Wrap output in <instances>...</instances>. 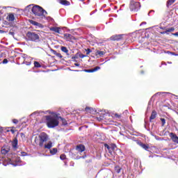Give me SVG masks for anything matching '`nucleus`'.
Wrapping results in <instances>:
<instances>
[{
	"mask_svg": "<svg viewBox=\"0 0 178 178\" xmlns=\"http://www.w3.org/2000/svg\"><path fill=\"white\" fill-rule=\"evenodd\" d=\"M160 120L162 123L161 126H165V124L166 123V120H165V118H161Z\"/></svg>",
	"mask_w": 178,
	"mask_h": 178,
	"instance_id": "30",
	"label": "nucleus"
},
{
	"mask_svg": "<svg viewBox=\"0 0 178 178\" xmlns=\"http://www.w3.org/2000/svg\"><path fill=\"white\" fill-rule=\"evenodd\" d=\"M171 55H175V56H177V54H175L173 53V52H171Z\"/></svg>",
	"mask_w": 178,
	"mask_h": 178,
	"instance_id": "54",
	"label": "nucleus"
},
{
	"mask_svg": "<svg viewBox=\"0 0 178 178\" xmlns=\"http://www.w3.org/2000/svg\"><path fill=\"white\" fill-rule=\"evenodd\" d=\"M165 54H172V52H170V51H165Z\"/></svg>",
	"mask_w": 178,
	"mask_h": 178,
	"instance_id": "53",
	"label": "nucleus"
},
{
	"mask_svg": "<svg viewBox=\"0 0 178 178\" xmlns=\"http://www.w3.org/2000/svg\"><path fill=\"white\" fill-rule=\"evenodd\" d=\"M8 22H13L15 20V15L13 14H10L8 17Z\"/></svg>",
	"mask_w": 178,
	"mask_h": 178,
	"instance_id": "20",
	"label": "nucleus"
},
{
	"mask_svg": "<svg viewBox=\"0 0 178 178\" xmlns=\"http://www.w3.org/2000/svg\"><path fill=\"white\" fill-rule=\"evenodd\" d=\"M115 170L117 173H120V168L119 167H115Z\"/></svg>",
	"mask_w": 178,
	"mask_h": 178,
	"instance_id": "33",
	"label": "nucleus"
},
{
	"mask_svg": "<svg viewBox=\"0 0 178 178\" xmlns=\"http://www.w3.org/2000/svg\"><path fill=\"white\" fill-rule=\"evenodd\" d=\"M45 118L49 129H54L59 126V116L58 115H46Z\"/></svg>",
	"mask_w": 178,
	"mask_h": 178,
	"instance_id": "1",
	"label": "nucleus"
},
{
	"mask_svg": "<svg viewBox=\"0 0 178 178\" xmlns=\"http://www.w3.org/2000/svg\"><path fill=\"white\" fill-rule=\"evenodd\" d=\"M108 152H109L110 154H112V152H113V149H108Z\"/></svg>",
	"mask_w": 178,
	"mask_h": 178,
	"instance_id": "48",
	"label": "nucleus"
},
{
	"mask_svg": "<svg viewBox=\"0 0 178 178\" xmlns=\"http://www.w3.org/2000/svg\"><path fill=\"white\" fill-rule=\"evenodd\" d=\"M161 34H166V32L165 31L161 32Z\"/></svg>",
	"mask_w": 178,
	"mask_h": 178,
	"instance_id": "55",
	"label": "nucleus"
},
{
	"mask_svg": "<svg viewBox=\"0 0 178 178\" xmlns=\"http://www.w3.org/2000/svg\"><path fill=\"white\" fill-rule=\"evenodd\" d=\"M143 24H147V22H142V23L140 24V26H143Z\"/></svg>",
	"mask_w": 178,
	"mask_h": 178,
	"instance_id": "52",
	"label": "nucleus"
},
{
	"mask_svg": "<svg viewBox=\"0 0 178 178\" xmlns=\"http://www.w3.org/2000/svg\"><path fill=\"white\" fill-rule=\"evenodd\" d=\"M173 35H176L177 37H178V32L173 33Z\"/></svg>",
	"mask_w": 178,
	"mask_h": 178,
	"instance_id": "50",
	"label": "nucleus"
},
{
	"mask_svg": "<svg viewBox=\"0 0 178 178\" xmlns=\"http://www.w3.org/2000/svg\"><path fill=\"white\" fill-rule=\"evenodd\" d=\"M4 165V166H6V164H3Z\"/></svg>",
	"mask_w": 178,
	"mask_h": 178,
	"instance_id": "61",
	"label": "nucleus"
},
{
	"mask_svg": "<svg viewBox=\"0 0 178 178\" xmlns=\"http://www.w3.org/2000/svg\"><path fill=\"white\" fill-rule=\"evenodd\" d=\"M58 152V149L53 148L52 149H50V154L51 155H55Z\"/></svg>",
	"mask_w": 178,
	"mask_h": 178,
	"instance_id": "23",
	"label": "nucleus"
},
{
	"mask_svg": "<svg viewBox=\"0 0 178 178\" xmlns=\"http://www.w3.org/2000/svg\"><path fill=\"white\" fill-rule=\"evenodd\" d=\"M76 151H78V152H84V151H86V147L83 145H79L76 146Z\"/></svg>",
	"mask_w": 178,
	"mask_h": 178,
	"instance_id": "10",
	"label": "nucleus"
},
{
	"mask_svg": "<svg viewBox=\"0 0 178 178\" xmlns=\"http://www.w3.org/2000/svg\"><path fill=\"white\" fill-rule=\"evenodd\" d=\"M86 55H90L91 54L92 51L90 49H88L86 50Z\"/></svg>",
	"mask_w": 178,
	"mask_h": 178,
	"instance_id": "34",
	"label": "nucleus"
},
{
	"mask_svg": "<svg viewBox=\"0 0 178 178\" xmlns=\"http://www.w3.org/2000/svg\"><path fill=\"white\" fill-rule=\"evenodd\" d=\"M142 73H144V72L142 71Z\"/></svg>",
	"mask_w": 178,
	"mask_h": 178,
	"instance_id": "62",
	"label": "nucleus"
},
{
	"mask_svg": "<svg viewBox=\"0 0 178 178\" xmlns=\"http://www.w3.org/2000/svg\"><path fill=\"white\" fill-rule=\"evenodd\" d=\"M161 94H165V92H157L155 95H161Z\"/></svg>",
	"mask_w": 178,
	"mask_h": 178,
	"instance_id": "44",
	"label": "nucleus"
},
{
	"mask_svg": "<svg viewBox=\"0 0 178 178\" xmlns=\"http://www.w3.org/2000/svg\"><path fill=\"white\" fill-rule=\"evenodd\" d=\"M104 147H105V148H107L108 150L112 149V147H111V146H109L108 144H105V145H104Z\"/></svg>",
	"mask_w": 178,
	"mask_h": 178,
	"instance_id": "35",
	"label": "nucleus"
},
{
	"mask_svg": "<svg viewBox=\"0 0 178 178\" xmlns=\"http://www.w3.org/2000/svg\"><path fill=\"white\" fill-rule=\"evenodd\" d=\"M123 38V35H115L111 38L113 41H119Z\"/></svg>",
	"mask_w": 178,
	"mask_h": 178,
	"instance_id": "7",
	"label": "nucleus"
},
{
	"mask_svg": "<svg viewBox=\"0 0 178 178\" xmlns=\"http://www.w3.org/2000/svg\"><path fill=\"white\" fill-rule=\"evenodd\" d=\"M85 111H86V112H88V113H92V114H94V113H95V111L94 110V108H90V107H86V108H85Z\"/></svg>",
	"mask_w": 178,
	"mask_h": 178,
	"instance_id": "15",
	"label": "nucleus"
},
{
	"mask_svg": "<svg viewBox=\"0 0 178 178\" xmlns=\"http://www.w3.org/2000/svg\"><path fill=\"white\" fill-rule=\"evenodd\" d=\"M13 123H14L15 124H17L19 123V120H17V119H14L13 120Z\"/></svg>",
	"mask_w": 178,
	"mask_h": 178,
	"instance_id": "37",
	"label": "nucleus"
},
{
	"mask_svg": "<svg viewBox=\"0 0 178 178\" xmlns=\"http://www.w3.org/2000/svg\"><path fill=\"white\" fill-rule=\"evenodd\" d=\"M64 37H65V38H66V40L73 39V35H72V34H70V33H65Z\"/></svg>",
	"mask_w": 178,
	"mask_h": 178,
	"instance_id": "19",
	"label": "nucleus"
},
{
	"mask_svg": "<svg viewBox=\"0 0 178 178\" xmlns=\"http://www.w3.org/2000/svg\"><path fill=\"white\" fill-rule=\"evenodd\" d=\"M175 2H176V0H168L167 1L168 8H169L171 5H173V3H175Z\"/></svg>",
	"mask_w": 178,
	"mask_h": 178,
	"instance_id": "21",
	"label": "nucleus"
},
{
	"mask_svg": "<svg viewBox=\"0 0 178 178\" xmlns=\"http://www.w3.org/2000/svg\"><path fill=\"white\" fill-rule=\"evenodd\" d=\"M86 55H84V54H79V58H81V59H83V58H86Z\"/></svg>",
	"mask_w": 178,
	"mask_h": 178,
	"instance_id": "40",
	"label": "nucleus"
},
{
	"mask_svg": "<svg viewBox=\"0 0 178 178\" xmlns=\"http://www.w3.org/2000/svg\"><path fill=\"white\" fill-rule=\"evenodd\" d=\"M111 149H113H113H115V148L116 147V145H111Z\"/></svg>",
	"mask_w": 178,
	"mask_h": 178,
	"instance_id": "41",
	"label": "nucleus"
},
{
	"mask_svg": "<svg viewBox=\"0 0 178 178\" xmlns=\"http://www.w3.org/2000/svg\"><path fill=\"white\" fill-rule=\"evenodd\" d=\"M10 131H11V133H12L13 134H15V130L10 129Z\"/></svg>",
	"mask_w": 178,
	"mask_h": 178,
	"instance_id": "49",
	"label": "nucleus"
},
{
	"mask_svg": "<svg viewBox=\"0 0 178 178\" xmlns=\"http://www.w3.org/2000/svg\"><path fill=\"white\" fill-rule=\"evenodd\" d=\"M102 119V117H98L97 118V120H99V122H101Z\"/></svg>",
	"mask_w": 178,
	"mask_h": 178,
	"instance_id": "47",
	"label": "nucleus"
},
{
	"mask_svg": "<svg viewBox=\"0 0 178 178\" xmlns=\"http://www.w3.org/2000/svg\"><path fill=\"white\" fill-rule=\"evenodd\" d=\"M77 58V57H76V56H73L72 58V59H76Z\"/></svg>",
	"mask_w": 178,
	"mask_h": 178,
	"instance_id": "56",
	"label": "nucleus"
},
{
	"mask_svg": "<svg viewBox=\"0 0 178 178\" xmlns=\"http://www.w3.org/2000/svg\"><path fill=\"white\" fill-rule=\"evenodd\" d=\"M100 69H101V67L97 66L93 69L84 70V72H86V73H94V72H97V70H99Z\"/></svg>",
	"mask_w": 178,
	"mask_h": 178,
	"instance_id": "8",
	"label": "nucleus"
},
{
	"mask_svg": "<svg viewBox=\"0 0 178 178\" xmlns=\"http://www.w3.org/2000/svg\"><path fill=\"white\" fill-rule=\"evenodd\" d=\"M34 66H35V67H41V64H40V63H38L37 61H35Z\"/></svg>",
	"mask_w": 178,
	"mask_h": 178,
	"instance_id": "29",
	"label": "nucleus"
},
{
	"mask_svg": "<svg viewBox=\"0 0 178 178\" xmlns=\"http://www.w3.org/2000/svg\"><path fill=\"white\" fill-rule=\"evenodd\" d=\"M154 12H155V10H151L149 12V13H148V16H149V14H150V13H153Z\"/></svg>",
	"mask_w": 178,
	"mask_h": 178,
	"instance_id": "45",
	"label": "nucleus"
},
{
	"mask_svg": "<svg viewBox=\"0 0 178 178\" xmlns=\"http://www.w3.org/2000/svg\"><path fill=\"white\" fill-rule=\"evenodd\" d=\"M60 119L61 122H62V124L63 126H66V124H67V122L66 121V120H65L62 117H58V120Z\"/></svg>",
	"mask_w": 178,
	"mask_h": 178,
	"instance_id": "22",
	"label": "nucleus"
},
{
	"mask_svg": "<svg viewBox=\"0 0 178 178\" xmlns=\"http://www.w3.org/2000/svg\"><path fill=\"white\" fill-rule=\"evenodd\" d=\"M140 8H141V4L138 1H131L130 9L134 12H137L140 10Z\"/></svg>",
	"mask_w": 178,
	"mask_h": 178,
	"instance_id": "5",
	"label": "nucleus"
},
{
	"mask_svg": "<svg viewBox=\"0 0 178 178\" xmlns=\"http://www.w3.org/2000/svg\"><path fill=\"white\" fill-rule=\"evenodd\" d=\"M161 30H165V27H161Z\"/></svg>",
	"mask_w": 178,
	"mask_h": 178,
	"instance_id": "58",
	"label": "nucleus"
},
{
	"mask_svg": "<svg viewBox=\"0 0 178 178\" xmlns=\"http://www.w3.org/2000/svg\"><path fill=\"white\" fill-rule=\"evenodd\" d=\"M8 62H9V61L8 60V59L5 58V59L3 60L2 63H3V65H6V63H8Z\"/></svg>",
	"mask_w": 178,
	"mask_h": 178,
	"instance_id": "38",
	"label": "nucleus"
},
{
	"mask_svg": "<svg viewBox=\"0 0 178 178\" xmlns=\"http://www.w3.org/2000/svg\"><path fill=\"white\" fill-rule=\"evenodd\" d=\"M26 37H28L30 41H33L35 42H38V41H40V35L34 32H28L26 33Z\"/></svg>",
	"mask_w": 178,
	"mask_h": 178,
	"instance_id": "3",
	"label": "nucleus"
},
{
	"mask_svg": "<svg viewBox=\"0 0 178 178\" xmlns=\"http://www.w3.org/2000/svg\"><path fill=\"white\" fill-rule=\"evenodd\" d=\"M9 151H10V147H9V146L3 147L1 148V154L3 155H6Z\"/></svg>",
	"mask_w": 178,
	"mask_h": 178,
	"instance_id": "9",
	"label": "nucleus"
},
{
	"mask_svg": "<svg viewBox=\"0 0 178 178\" xmlns=\"http://www.w3.org/2000/svg\"><path fill=\"white\" fill-rule=\"evenodd\" d=\"M48 141V135L45 132H42L39 135V145L44 147V143Z\"/></svg>",
	"mask_w": 178,
	"mask_h": 178,
	"instance_id": "4",
	"label": "nucleus"
},
{
	"mask_svg": "<svg viewBox=\"0 0 178 178\" xmlns=\"http://www.w3.org/2000/svg\"><path fill=\"white\" fill-rule=\"evenodd\" d=\"M3 9H6V7H3Z\"/></svg>",
	"mask_w": 178,
	"mask_h": 178,
	"instance_id": "60",
	"label": "nucleus"
},
{
	"mask_svg": "<svg viewBox=\"0 0 178 178\" xmlns=\"http://www.w3.org/2000/svg\"><path fill=\"white\" fill-rule=\"evenodd\" d=\"M24 136V134L21 133V137H23Z\"/></svg>",
	"mask_w": 178,
	"mask_h": 178,
	"instance_id": "57",
	"label": "nucleus"
},
{
	"mask_svg": "<svg viewBox=\"0 0 178 178\" xmlns=\"http://www.w3.org/2000/svg\"><path fill=\"white\" fill-rule=\"evenodd\" d=\"M140 147H142V148H143V149H146V150L148 149V148H149V147L147 145L143 144V143L140 144Z\"/></svg>",
	"mask_w": 178,
	"mask_h": 178,
	"instance_id": "28",
	"label": "nucleus"
},
{
	"mask_svg": "<svg viewBox=\"0 0 178 178\" xmlns=\"http://www.w3.org/2000/svg\"><path fill=\"white\" fill-rule=\"evenodd\" d=\"M51 51H52L54 55H56V54H58V52H56V51H55V50H51Z\"/></svg>",
	"mask_w": 178,
	"mask_h": 178,
	"instance_id": "46",
	"label": "nucleus"
},
{
	"mask_svg": "<svg viewBox=\"0 0 178 178\" xmlns=\"http://www.w3.org/2000/svg\"><path fill=\"white\" fill-rule=\"evenodd\" d=\"M175 31V28H170L165 31V34H169V33H172Z\"/></svg>",
	"mask_w": 178,
	"mask_h": 178,
	"instance_id": "25",
	"label": "nucleus"
},
{
	"mask_svg": "<svg viewBox=\"0 0 178 178\" xmlns=\"http://www.w3.org/2000/svg\"><path fill=\"white\" fill-rule=\"evenodd\" d=\"M86 156H87L85 155V156H79V159H84Z\"/></svg>",
	"mask_w": 178,
	"mask_h": 178,
	"instance_id": "43",
	"label": "nucleus"
},
{
	"mask_svg": "<svg viewBox=\"0 0 178 178\" xmlns=\"http://www.w3.org/2000/svg\"><path fill=\"white\" fill-rule=\"evenodd\" d=\"M29 23L31 24H33V26H36V24H37V22H35V21H34V20H33V19H31V20H29Z\"/></svg>",
	"mask_w": 178,
	"mask_h": 178,
	"instance_id": "31",
	"label": "nucleus"
},
{
	"mask_svg": "<svg viewBox=\"0 0 178 178\" xmlns=\"http://www.w3.org/2000/svg\"><path fill=\"white\" fill-rule=\"evenodd\" d=\"M60 159H61V161H65V159H66V155H65V154H61L60 156Z\"/></svg>",
	"mask_w": 178,
	"mask_h": 178,
	"instance_id": "32",
	"label": "nucleus"
},
{
	"mask_svg": "<svg viewBox=\"0 0 178 178\" xmlns=\"http://www.w3.org/2000/svg\"><path fill=\"white\" fill-rule=\"evenodd\" d=\"M21 58L24 59L23 63H25L26 65H27V66H30V65H31V62L26 61V59H27V54H22Z\"/></svg>",
	"mask_w": 178,
	"mask_h": 178,
	"instance_id": "11",
	"label": "nucleus"
},
{
	"mask_svg": "<svg viewBox=\"0 0 178 178\" xmlns=\"http://www.w3.org/2000/svg\"><path fill=\"white\" fill-rule=\"evenodd\" d=\"M170 137L171 140L173 141V143H175V144H178V136H177V135L171 132L170 134Z\"/></svg>",
	"mask_w": 178,
	"mask_h": 178,
	"instance_id": "6",
	"label": "nucleus"
},
{
	"mask_svg": "<svg viewBox=\"0 0 178 178\" xmlns=\"http://www.w3.org/2000/svg\"><path fill=\"white\" fill-rule=\"evenodd\" d=\"M115 118H118V119H120V115L115 113Z\"/></svg>",
	"mask_w": 178,
	"mask_h": 178,
	"instance_id": "42",
	"label": "nucleus"
},
{
	"mask_svg": "<svg viewBox=\"0 0 178 178\" xmlns=\"http://www.w3.org/2000/svg\"><path fill=\"white\" fill-rule=\"evenodd\" d=\"M31 12L35 16H45L47 12L40 6H34L31 8Z\"/></svg>",
	"mask_w": 178,
	"mask_h": 178,
	"instance_id": "2",
	"label": "nucleus"
},
{
	"mask_svg": "<svg viewBox=\"0 0 178 178\" xmlns=\"http://www.w3.org/2000/svg\"><path fill=\"white\" fill-rule=\"evenodd\" d=\"M40 113L41 112L40 111H35L32 114H31L30 116H33L34 118H35L36 116H40Z\"/></svg>",
	"mask_w": 178,
	"mask_h": 178,
	"instance_id": "24",
	"label": "nucleus"
},
{
	"mask_svg": "<svg viewBox=\"0 0 178 178\" xmlns=\"http://www.w3.org/2000/svg\"><path fill=\"white\" fill-rule=\"evenodd\" d=\"M21 155H22V156H27V153L24 152H21Z\"/></svg>",
	"mask_w": 178,
	"mask_h": 178,
	"instance_id": "39",
	"label": "nucleus"
},
{
	"mask_svg": "<svg viewBox=\"0 0 178 178\" xmlns=\"http://www.w3.org/2000/svg\"><path fill=\"white\" fill-rule=\"evenodd\" d=\"M17 144H18V141H17V138H15L13 142H12V146L13 148H14L15 149H16L17 148Z\"/></svg>",
	"mask_w": 178,
	"mask_h": 178,
	"instance_id": "14",
	"label": "nucleus"
},
{
	"mask_svg": "<svg viewBox=\"0 0 178 178\" xmlns=\"http://www.w3.org/2000/svg\"><path fill=\"white\" fill-rule=\"evenodd\" d=\"M43 146L45 148V149H51V148H52L53 147L52 143L51 141H49L47 144H45Z\"/></svg>",
	"mask_w": 178,
	"mask_h": 178,
	"instance_id": "13",
	"label": "nucleus"
},
{
	"mask_svg": "<svg viewBox=\"0 0 178 178\" xmlns=\"http://www.w3.org/2000/svg\"><path fill=\"white\" fill-rule=\"evenodd\" d=\"M36 29H44V25H42L40 23H37L35 26Z\"/></svg>",
	"mask_w": 178,
	"mask_h": 178,
	"instance_id": "27",
	"label": "nucleus"
},
{
	"mask_svg": "<svg viewBox=\"0 0 178 178\" xmlns=\"http://www.w3.org/2000/svg\"><path fill=\"white\" fill-rule=\"evenodd\" d=\"M56 56H58V58H63V56H62V54H60V53H57V54H56Z\"/></svg>",
	"mask_w": 178,
	"mask_h": 178,
	"instance_id": "36",
	"label": "nucleus"
},
{
	"mask_svg": "<svg viewBox=\"0 0 178 178\" xmlns=\"http://www.w3.org/2000/svg\"><path fill=\"white\" fill-rule=\"evenodd\" d=\"M96 55H99L100 56H104V55H105V52H104L102 51H97L96 52Z\"/></svg>",
	"mask_w": 178,
	"mask_h": 178,
	"instance_id": "26",
	"label": "nucleus"
},
{
	"mask_svg": "<svg viewBox=\"0 0 178 178\" xmlns=\"http://www.w3.org/2000/svg\"><path fill=\"white\" fill-rule=\"evenodd\" d=\"M50 31H54V33H57L58 34H60V28L53 26L50 28Z\"/></svg>",
	"mask_w": 178,
	"mask_h": 178,
	"instance_id": "12",
	"label": "nucleus"
},
{
	"mask_svg": "<svg viewBox=\"0 0 178 178\" xmlns=\"http://www.w3.org/2000/svg\"><path fill=\"white\" fill-rule=\"evenodd\" d=\"M31 6V5H29V6H27V8H30Z\"/></svg>",
	"mask_w": 178,
	"mask_h": 178,
	"instance_id": "59",
	"label": "nucleus"
},
{
	"mask_svg": "<svg viewBox=\"0 0 178 178\" xmlns=\"http://www.w3.org/2000/svg\"><path fill=\"white\" fill-rule=\"evenodd\" d=\"M65 165H66V162L65 163Z\"/></svg>",
	"mask_w": 178,
	"mask_h": 178,
	"instance_id": "63",
	"label": "nucleus"
},
{
	"mask_svg": "<svg viewBox=\"0 0 178 178\" xmlns=\"http://www.w3.org/2000/svg\"><path fill=\"white\" fill-rule=\"evenodd\" d=\"M60 49L62 52H64L66 54V55H67V56H69V50L67 49V47L63 46L61 47Z\"/></svg>",
	"mask_w": 178,
	"mask_h": 178,
	"instance_id": "16",
	"label": "nucleus"
},
{
	"mask_svg": "<svg viewBox=\"0 0 178 178\" xmlns=\"http://www.w3.org/2000/svg\"><path fill=\"white\" fill-rule=\"evenodd\" d=\"M155 118H156V113L155 111H154L152 112V115L149 118L150 122H152V120H154V119H155Z\"/></svg>",
	"mask_w": 178,
	"mask_h": 178,
	"instance_id": "17",
	"label": "nucleus"
},
{
	"mask_svg": "<svg viewBox=\"0 0 178 178\" xmlns=\"http://www.w3.org/2000/svg\"><path fill=\"white\" fill-rule=\"evenodd\" d=\"M74 66L79 67V66H80V64H79V63H75V64H74Z\"/></svg>",
	"mask_w": 178,
	"mask_h": 178,
	"instance_id": "51",
	"label": "nucleus"
},
{
	"mask_svg": "<svg viewBox=\"0 0 178 178\" xmlns=\"http://www.w3.org/2000/svg\"><path fill=\"white\" fill-rule=\"evenodd\" d=\"M61 5H64V6H69L70 5V2L67 1V0H63L60 1Z\"/></svg>",
	"mask_w": 178,
	"mask_h": 178,
	"instance_id": "18",
	"label": "nucleus"
}]
</instances>
